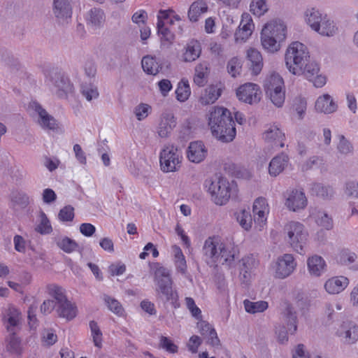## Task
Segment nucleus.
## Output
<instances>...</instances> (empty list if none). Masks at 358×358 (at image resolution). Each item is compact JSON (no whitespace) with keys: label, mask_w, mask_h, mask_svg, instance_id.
Here are the masks:
<instances>
[{"label":"nucleus","mask_w":358,"mask_h":358,"mask_svg":"<svg viewBox=\"0 0 358 358\" xmlns=\"http://www.w3.org/2000/svg\"><path fill=\"white\" fill-rule=\"evenodd\" d=\"M154 268L160 292L166 296L167 301L171 302L175 308H178L180 306L178 295L177 292L173 289V280L169 271L159 263L154 264Z\"/></svg>","instance_id":"423d86ee"},{"label":"nucleus","mask_w":358,"mask_h":358,"mask_svg":"<svg viewBox=\"0 0 358 358\" xmlns=\"http://www.w3.org/2000/svg\"><path fill=\"white\" fill-rule=\"evenodd\" d=\"M151 107L145 103H141L136 108L135 114L138 120L145 119L149 114Z\"/></svg>","instance_id":"0e129e2a"},{"label":"nucleus","mask_w":358,"mask_h":358,"mask_svg":"<svg viewBox=\"0 0 358 358\" xmlns=\"http://www.w3.org/2000/svg\"><path fill=\"white\" fill-rule=\"evenodd\" d=\"M182 157L173 145L163 148L159 155L160 167L163 172H175L179 169Z\"/></svg>","instance_id":"9d476101"},{"label":"nucleus","mask_w":358,"mask_h":358,"mask_svg":"<svg viewBox=\"0 0 358 358\" xmlns=\"http://www.w3.org/2000/svg\"><path fill=\"white\" fill-rule=\"evenodd\" d=\"M236 94L239 101L248 104L257 103L262 96L259 86L252 83H247L241 85L236 90Z\"/></svg>","instance_id":"9b49d317"},{"label":"nucleus","mask_w":358,"mask_h":358,"mask_svg":"<svg viewBox=\"0 0 358 358\" xmlns=\"http://www.w3.org/2000/svg\"><path fill=\"white\" fill-rule=\"evenodd\" d=\"M208 124L213 135L223 142H230L236 136V128L231 113L223 107H213L209 113Z\"/></svg>","instance_id":"f03ea898"},{"label":"nucleus","mask_w":358,"mask_h":358,"mask_svg":"<svg viewBox=\"0 0 358 358\" xmlns=\"http://www.w3.org/2000/svg\"><path fill=\"white\" fill-rule=\"evenodd\" d=\"M288 156L282 153L273 157L268 166V173L272 176H277L282 173L288 164Z\"/></svg>","instance_id":"cd10ccee"},{"label":"nucleus","mask_w":358,"mask_h":358,"mask_svg":"<svg viewBox=\"0 0 358 358\" xmlns=\"http://www.w3.org/2000/svg\"><path fill=\"white\" fill-rule=\"evenodd\" d=\"M234 216L243 229L249 231L252 228V218L249 210L240 209L235 212Z\"/></svg>","instance_id":"c9c22d12"},{"label":"nucleus","mask_w":358,"mask_h":358,"mask_svg":"<svg viewBox=\"0 0 358 358\" xmlns=\"http://www.w3.org/2000/svg\"><path fill=\"white\" fill-rule=\"evenodd\" d=\"M20 341L14 332L12 331L8 340L7 349L12 352H17L20 349Z\"/></svg>","instance_id":"680f3d73"},{"label":"nucleus","mask_w":358,"mask_h":358,"mask_svg":"<svg viewBox=\"0 0 358 358\" xmlns=\"http://www.w3.org/2000/svg\"><path fill=\"white\" fill-rule=\"evenodd\" d=\"M247 59L250 62V69L252 73L259 74L264 66L261 52L255 48H250L247 51Z\"/></svg>","instance_id":"a878e982"},{"label":"nucleus","mask_w":358,"mask_h":358,"mask_svg":"<svg viewBox=\"0 0 358 358\" xmlns=\"http://www.w3.org/2000/svg\"><path fill=\"white\" fill-rule=\"evenodd\" d=\"M47 291L48 294L55 298L59 304L67 301L64 289L58 285H49L47 287Z\"/></svg>","instance_id":"49530a36"},{"label":"nucleus","mask_w":358,"mask_h":358,"mask_svg":"<svg viewBox=\"0 0 358 358\" xmlns=\"http://www.w3.org/2000/svg\"><path fill=\"white\" fill-rule=\"evenodd\" d=\"M337 105L329 94L320 96L315 102V109L326 114L336 111Z\"/></svg>","instance_id":"c756f323"},{"label":"nucleus","mask_w":358,"mask_h":358,"mask_svg":"<svg viewBox=\"0 0 358 358\" xmlns=\"http://www.w3.org/2000/svg\"><path fill=\"white\" fill-rule=\"evenodd\" d=\"M201 344L202 339L199 336L193 335L189 338L187 347L191 353L196 354Z\"/></svg>","instance_id":"bf43d9fd"},{"label":"nucleus","mask_w":358,"mask_h":358,"mask_svg":"<svg viewBox=\"0 0 358 358\" xmlns=\"http://www.w3.org/2000/svg\"><path fill=\"white\" fill-rule=\"evenodd\" d=\"M221 95V90L216 85H210L205 89L199 99L202 105L212 104L217 100Z\"/></svg>","instance_id":"473e14b6"},{"label":"nucleus","mask_w":358,"mask_h":358,"mask_svg":"<svg viewBox=\"0 0 358 358\" xmlns=\"http://www.w3.org/2000/svg\"><path fill=\"white\" fill-rule=\"evenodd\" d=\"M57 341V336L51 330L47 331L41 338V341L44 345L50 346L54 345Z\"/></svg>","instance_id":"774afa93"},{"label":"nucleus","mask_w":358,"mask_h":358,"mask_svg":"<svg viewBox=\"0 0 358 358\" xmlns=\"http://www.w3.org/2000/svg\"><path fill=\"white\" fill-rule=\"evenodd\" d=\"M285 315L286 320L287 321V331L285 330V328L284 327L276 330L278 339L280 343H284L288 341V331L292 334H294L297 329L296 316L295 313L292 312L291 307L287 306Z\"/></svg>","instance_id":"a211bd4d"},{"label":"nucleus","mask_w":358,"mask_h":358,"mask_svg":"<svg viewBox=\"0 0 358 358\" xmlns=\"http://www.w3.org/2000/svg\"><path fill=\"white\" fill-rule=\"evenodd\" d=\"M311 216H313L317 224L324 229L329 230L333 227V220L331 217H329L327 213L318 211L312 212Z\"/></svg>","instance_id":"37998d69"},{"label":"nucleus","mask_w":358,"mask_h":358,"mask_svg":"<svg viewBox=\"0 0 358 358\" xmlns=\"http://www.w3.org/2000/svg\"><path fill=\"white\" fill-rule=\"evenodd\" d=\"M58 247L66 253H71L78 248L77 243L68 237H64L57 242Z\"/></svg>","instance_id":"3c124183"},{"label":"nucleus","mask_w":358,"mask_h":358,"mask_svg":"<svg viewBox=\"0 0 358 358\" xmlns=\"http://www.w3.org/2000/svg\"><path fill=\"white\" fill-rule=\"evenodd\" d=\"M210 72L208 65L206 62H201L195 67V72L194 75V83L199 87L204 86L208 80V76Z\"/></svg>","instance_id":"2f4dec72"},{"label":"nucleus","mask_w":358,"mask_h":358,"mask_svg":"<svg viewBox=\"0 0 358 358\" xmlns=\"http://www.w3.org/2000/svg\"><path fill=\"white\" fill-rule=\"evenodd\" d=\"M206 155L207 150L201 141L190 143L187 152V157L189 161L199 163L206 158Z\"/></svg>","instance_id":"412c9836"},{"label":"nucleus","mask_w":358,"mask_h":358,"mask_svg":"<svg viewBox=\"0 0 358 358\" xmlns=\"http://www.w3.org/2000/svg\"><path fill=\"white\" fill-rule=\"evenodd\" d=\"M310 57L307 47L299 41L292 42L287 48L285 59V64L294 75H301L302 67Z\"/></svg>","instance_id":"20e7f679"},{"label":"nucleus","mask_w":358,"mask_h":358,"mask_svg":"<svg viewBox=\"0 0 358 358\" xmlns=\"http://www.w3.org/2000/svg\"><path fill=\"white\" fill-rule=\"evenodd\" d=\"M205 185L212 201L218 206L227 204L232 193L237 190L236 185L223 177L218 178L216 181L206 180Z\"/></svg>","instance_id":"39448f33"},{"label":"nucleus","mask_w":358,"mask_h":358,"mask_svg":"<svg viewBox=\"0 0 358 358\" xmlns=\"http://www.w3.org/2000/svg\"><path fill=\"white\" fill-rule=\"evenodd\" d=\"M285 230L291 247L298 253L303 255L305 253L304 247L306 245L308 236L303 224L299 222L292 221L285 225Z\"/></svg>","instance_id":"6e6552de"},{"label":"nucleus","mask_w":358,"mask_h":358,"mask_svg":"<svg viewBox=\"0 0 358 358\" xmlns=\"http://www.w3.org/2000/svg\"><path fill=\"white\" fill-rule=\"evenodd\" d=\"M319 71L320 68L316 62L308 61L302 67L301 74L312 82L315 87H322L326 84L327 79L325 76L319 74Z\"/></svg>","instance_id":"ddd939ff"},{"label":"nucleus","mask_w":358,"mask_h":358,"mask_svg":"<svg viewBox=\"0 0 358 358\" xmlns=\"http://www.w3.org/2000/svg\"><path fill=\"white\" fill-rule=\"evenodd\" d=\"M332 192V189L330 187H324L319 183L313 184L311 187L312 194L324 199L329 197V196H331Z\"/></svg>","instance_id":"864d4df0"},{"label":"nucleus","mask_w":358,"mask_h":358,"mask_svg":"<svg viewBox=\"0 0 358 358\" xmlns=\"http://www.w3.org/2000/svg\"><path fill=\"white\" fill-rule=\"evenodd\" d=\"M312 21L310 18L309 22L311 23V29L322 36H332L338 30L334 22L327 19L326 16L324 17L323 21L320 24Z\"/></svg>","instance_id":"393cba45"},{"label":"nucleus","mask_w":358,"mask_h":358,"mask_svg":"<svg viewBox=\"0 0 358 358\" xmlns=\"http://www.w3.org/2000/svg\"><path fill=\"white\" fill-rule=\"evenodd\" d=\"M57 311L60 317L71 320L77 315V307L67 300L59 304Z\"/></svg>","instance_id":"e433bc0d"},{"label":"nucleus","mask_w":358,"mask_h":358,"mask_svg":"<svg viewBox=\"0 0 358 358\" xmlns=\"http://www.w3.org/2000/svg\"><path fill=\"white\" fill-rule=\"evenodd\" d=\"M296 266L294 257L290 254H285L278 259L275 275L279 278H285L294 271Z\"/></svg>","instance_id":"dca6fc26"},{"label":"nucleus","mask_w":358,"mask_h":358,"mask_svg":"<svg viewBox=\"0 0 358 358\" xmlns=\"http://www.w3.org/2000/svg\"><path fill=\"white\" fill-rule=\"evenodd\" d=\"M264 88L273 103L277 107H281L285 99L282 78L276 73H271L265 80Z\"/></svg>","instance_id":"1a4fd4ad"},{"label":"nucleus","mask_w":358,"mask_h":358,"mask_svg":"<svg viewBox=\"0 0 358 358\" xmlns=\"http://www.w3.org/2000/svg\"><path fill=\"white\" fill-rule=\"evenodd\" d=\"M201 52V42L196 39H191L185 45L180 58L184 62H193L200 57Z\"/></svg>","instance_id":"f3484780"},{"label":"nucleus","mask_w":358,"mask_h":358,"mask_svg":"<svg viewBox=\"0 0 358 358\" xmlns=\"http://www.w3.org/2000/svg\"><path fill=\"white\" fill-rule=\"evenodd\" d=\"M180 17L174 14L172 10H161L157 15V32L163 45H170L175 40V35L170 30L169 26L175 21L179 22Z\"/></svg>","instance_id":"0eeeda50"},{"label":"nucleus","mask_w":358,"mask_h":358,"mask_svg":"<svg viewBox=\"0 0 358 358\" xmlns=\"http://www.w3.org/2000/svg\"><path fill=\"white\" fill-rule=\"evenodd\" d=\"M159 345L169 353H177L178 347L169 338L162 336L159 339Z\"/></svg>","instance_id":"5fc2aeb1"},{"label":"nucleus","mask_w":358,"mask_h":358,"mask_svg":"<svg viewBox=\"0 0 358 358\" xmlns=\"http://www.w3.org/2000/svg\"><path fill=\"white\" fill-rule=\"evenodd\" d=\"M285 205L292 211H298L304 208L307 205V199L304 192L298 189H292L287 194Z\"/></svg>","instance_id":"6ab92c4d"},{"label":"nucleus","mask_w":358,"mask_h":358,"mask_svg":"<svg viewBox=\"0 0 358 358\" xmlns=\"http://www.w3.org/2000/svg\"><path fill=\"white\" fill-rule=\"evenodd\" d=\"M335 334L346 343H355L358 341V326L351 321L343 322Z\"/></svg>","instance_id":"4468645a"},{"label":"nucleus","mask_w":358,"mask_h":358,"mask_svg":"<svg viewBox=\"0 0 358 358\" xmlns=\"http://www.w3.org/2000/svg\"><path fill=\"white\" fill-rule=\"evenodd\" d=\"M243 304L245 311L252 314L262 313L268 307V303L264 301L252 302L245 299L243 301Z\"/></svg>","instance_id":"ea45409f"},{"label":"nucleus","mask_w":358,"mask_h":358,"mask_svg":"<svg viewBox=\"0 0 358 358\" xmlns=\"http://www.w3.org/2000/svg\"><path fill=\"white\" fill-rule=\"evenodd\" d=\"M171 250L177 271L182 274H185L187 271V266L185 257L181 248L177 245H173L171 246Z\"/></svg>","instance_id":"f704fd0d"},{"label":"nucleus","mask_w":358,"mask_h":358,"mask_svg":"<svg viewBox=\"0 0 358 358\" xmlns=\"http://www.w3.org/2000/svg\"><path fill=\"white\" fill-rule=\"evenodd\" d=\"M224 169L231 176L238 178L248 179L251 177V173L247 169L235 164H227Z\"/></svg>","instance_id":"a19ab883"},{"label":"nucleus","mask_w":358,"mask_h":358,"mask_svg":"<svg viewBox=\"0 0 358 358\" xmlns=\"http://www.w3.org/2000/svg\"><path fill=\"white\" fill-rule=\"evenodd\" d=\"M266 142L270 143L273 148H283L285 134L275 125L271 126L263 134Z\"/></svg>","instance_id":"aec40b11"},{"label":"nucleus","mask_w":358,"mask_h":358,"mask_svg":"<svg viewBox=\"0 0 358 358\" xmlns=\"http://www.w3.org/2000/svg\"><path fill=\"white\" fill-rule=\"evenodd\" d=\"M55 84L59 89V91H62L65 94L73 92V85L71 84L69 78L64 76H61L60 80H56Z\"/></svg>","instance_id":"4d7b16f0"},{"label":"nucleus","mask_w":358,"mask_h":358,"mask_svg":"<svg viewBox=\"0 0 358 358\" xmlns=\"http://www.w3.org/2000/svg\"><path fill=\"white\" fill-rule=\"evenodd\" d=\"M12 201L14 205H18L24 208L29 203V197L24 193L14 192L12 193Z\"/></svg>","instance_id":"13d9d810"},{"label":"nucleus","mask_w":358,"mask_h":358,"mask_svg":"<svg viewBox=\"0 0 358 358\" xmlns=\"http://www.w3.org/2000/svg\"><path fill=\"white\" fill-rule=\"evenodd\" d=\"M307 264L310 273L315 276H320L325 270V262L320 256H312L308 258Z\"/></svg>","instance_id":"72a5a7b5"},{"label":"nucleus","mask_w":358,"mask_h":358,"mask_svg":"<svg viewBox=\"0 0 358 358\" xmlns=\"http://www.w3.org/2000/svg\"><path fill=\"white\" fill-rule=\"evenodd\" d=\"M208 7L203 0H198L193 2L188 10V17L192 22H197L201 15L208 11Z\"/></svg>","instance_id":"7c9ffc66"},{"label":"nucleus","mask_w":358,"mask_h":358,"mask_svg":"<svg viewBox=\"0 0 358 358\" xmlns=\"http://www.w3.org/2000/svg\"><path fill=\"white\" fill-rule=\"evenodd\" d=\"M287 36V27L280 20H272L266 23L261 31V43L264 50L275 52L280 49V43Z\"/></svg>","instance_id":"7ed1b4c3"},{"label":"nucleus","mask_w":358,"mask_h":358,"mask_svg":"<svg viewBox=\"0 0 358 358\" xmlns=\"http://www.w3.org/2000/svg\"><path fill=\"white\" fill-rule=\"evenodd\" d=\"M141 64L143 71L150 75H156L161 68L156 58L149 55L143 57Z\"/></svg>","instance_id":"4c0bfd02"},{"label":"nucleus","mask_w":358,"mask_h":358,"mask_svg":"<svg viewBox=\"0 0 358 358\" xmlns=\"http://www.w3.org/2000/svg\"><path fill=\"white\" fill-rule=\"evenodd\" d=\"M90 329L91 336L92 337L94 345L98 348H102L103 334L96 322L92 320L90 322Z\"/></svg>","instance_id":"a18cd8bd"},{"label":"nucleus","mask_w":358,"mask_h":358,"mask_svg":"<svg viewBox=\"0 0 358 358\" xmlns=\"http://www.w3.org/2000/svg\"><path fill=\"white\" fill-rule=\"evenodd\" d=\"M227 68L228 73L231 76L236 77L237 75L240 74V72L242 69V62L237 57H232L228 62Z\"/></svg>","instance_id":"603ef678"},{"label":"nucleus","mask_w":358,"mask_h":358,"mask_svg":"<svg viewBox=\"0 0 358 358\" xmlns=\"http://www.w3.org/2000/svg\"><path fill=\"white\" fill-rule=\"evenodd\" d=\"M349 285V280L344 276H336L327 280L324 284L325 290L331 294L343 291Z\"/></svg>","instance_id":"4be33fe9"},{"label":"nucleus","mask_w":358,"mask_h":358,"mask_svg":"<svg viewBox=\"0 0 358 358\" xmlns=\"http://www.w3.org/2000/svg\"><path fill=\"white\" fill-rule=\"evenodd\" d=\"M191 94V89L187 79H182L178 84L176 95L178 101L184 102L188 99Z\"/></svg>","instance_id":"58836bf2"},{"label":"nucleus","mask_w":358,"mask_h":358,"mask_svg":"<svg viewBox=\"0 0 358 358\" xmlns=\"http://www.w3.org/2000/svg\"><path fill=\"white\" fill-rule=\"evenodd\" d=\"M269 211V205L264 197L260 196L255 200L252 206V213L255 228L258 230H262L266 224L267 216Z\"/></svg>","instance_id":"f8f14e48"},{"label":"nucleus","mask_w":358,"mask_h":358,"mask_svg":"<svg viewBox=\"0 0 358 358\" xmlns=\"http://www.w3.org/2000/svg\"><path fill=\"white\" fill-rule=\"evenodd\" d=\"M187 308L190 311L192 315L197 319L201 317V310L196 305L194 300L192 297L185 298Z\"/></svg>","instance_id":"052dcab7"},{"label":"nucleus","mask_w":358,"mask_h":358,"mask_svg":"<svg viewBox=\"0 0 358 358\" xmlns=\"http://www.w3.org/2000/svg\"><path fill=\"white\" fill-rule=\"evenodd\" d=\"M20 319V311L14 306H10L3 315V321L8 331L12 332Z\"/></svg>","instance_id":"c85d7f7f"},{"label":"nucleus","mask_w":358,"mask_h":358,"mask_svg":"<svg viewBox=\"0 0 358 358\" xmlns=\"http://www.w3.org/2000/svg\"><path fill=\"white\" fill-rule=\"evenodd\" d=\"M306 22L311 27V23L309 22V20L311 18L312 22H315L316 23L320 24L324 17H322V15L319 13L318 10H315V8H312L311 10H308L306 13Z\"/></svg>","instance_id":"338daca9"},{"label":"nucleus","mask_w":358,"mask_h":358,"mask_svg":"<svg viewBox=\"0 0 358 358\" xmlns=\"http://www.w3.org/2000/svg\"><path fill=\"white\" fill-rule=\"evenodd\" d=\"M255 29L251 15L248 13H243L238 29L235 33V41L236 42H245L252 35Z\"/></svg>","instance_id":"2eb2a0df"},{"label":"nucleus","mask_w":358,"mask_h":358,"mask_svg":"<svg viewBox=\"0 0 358 358\" xmlns=\"http://www.w3.org/2000/svg\"><path fill=\"white\" fill-rule=\"evenodd\" d=\"M339 143L338 144V150L341 153L348 154L352 150V146L351 143L345 139V136L341 135L338 136Z\"/></svg>","instance_id":"e2e57ef3"},{"label":"nucleus","mask_w":358,"mask_h":358,"mask_svg":"<svg viewBox=\"0 0 358 358\" xmlns=\"http://www.w3.org/2000/svg\"><path fill=\"white\" fill-rule=\"evenodd\" d=\"M29 106L36 111L40 117L38 120L41 126L44 129H55L57 127L56 120L46 110L36 101L30 103Z\"/></svg>","instance_id":"5701e85b"},{"label":"nucleus","mask_w":358,"mask_h":358,"mask_svg":"<svg viewBox=\"0 0 358 358\" xmlns=\"http://www.w3.org/2000/svg\"><path fill=\"white\" fill-rule=\"evenodd\" d=\"M267 0H252L250 5V11L257 16L263 15L267 10Z\"/></svg>","instance_id":"8fccbe9b"},{"label":"nucleus","mask_w":358,"mask_h":358,"mask_svg":"<svg viewBox=\"0 0 358 358\" xmlns=\"http://www.w3.org/2000/svg\"><path fill=\"white\" fill-rule=\"evenodd\" d=\"M203 253L212 263L230 266L238 257L239 248L234 242H224L220 236H212L205 241Z\"/></svg>","instance_id":"f257e3e1"},{"label":"nucleus","mask_w":358,"mask_h":358,"mask_svg":"<svg viewBox=\"0 0 358 358\" xmlns=\"http://www.w3.org/2000/svg\"><path fill=\"white\" fill-rule=\"evenodd\" d=\"M176 125L174 116L171 113L163 114L159 124L157 133L164 138L168 136Z\"/></svg>","instance_id":"bb28decb"},{"label":"nucleus","mask_w":358,"mask_h":358,"mask_svg":"<svg viewBox=\"0 0 358 358\" xmlns=\"http://www.w3.org/2000/svg\"><path fill=\"white\" fill-rule=\"evenodd\" d=\"M357 255L347 249H343L336 255V261L342 265H350L355 262Z\"/></svg>","instance_id":"de8ad7c7"},{"label":"nucleus","mask_w":358,"mask_h":358,"mask_svg":"<svg viewBox=\"0 0 358 358\" xmlns=\"http://www.w3.org/2000/svg\"><path fill=\"white\" fill-rule=\"evenodd\" d=\"M307 103L305 99L303 98H298L296 99L294 107L297 114L299 115V117L300 119L303 118V115L305 114L306 110Z\"/></svg>","instance_id":"69168bd1"},{"label":"nucleus","mask_w":358,"mask_h":358,"mask_svg":"<svg viewBox=\"0 0 358 358\" xmlns=\"http://www.w3.org/2000/svg\"><path fill=\"white\" fill-rule=\"evenodd\" d=\"M59 220L62 222H70L74 218V208L71 206H66L59 210Z\"/></svg>","instance_id":"6e6d98bb"},{"label":"nucleus","mask_w":358,"mask_h":358,"mask_svg":"<svg viewBox=\"0 0 358 358\" xmlns=\"http://www.w3.org/2000/svg\"><path fill=\"white\" fill-rule=\"evenodd\" d=\"M103 299L110 310L118 316H122L124 315V310L117 300L107 295L104 296Z\"/></svg>","instance_id":"09e8293b"},{"label":"nucleus","mask_w":358,"mask_h":358,"mask_svg":"<svg viewBox=\"0 0 358 358\" xmlns=\"http://www.w3.org/2000/svg\"><path fill=\"white\" fill-rule=\"evenodd\" d=\"M53 11L59 20L66 21L71 18L72 9L68 0H54Z\"/></svg>","instance_id":"b1692460"},{"label":"nucleus","mask_w":358,"mask_h":358,"mask_svg":"<svg viewBox=\"0 0 358 358\" xmlns=\"http://www.w3.org/2000/svg\"><path fill=\"white\" fill-rule=\"evenodd\" d=\"M104 21V13L99 8H92L90 10L87 22L88 25L99 26Z\"/></svg>","instance_id":"c03bdc74"},{"label":"nucleus","mask_w":358,"mask_h":358,"mask_svg":"<svg viewBox=\"0 0 358 358\" xmlns=\"http://www.w3.org/2000/svg\"><path fill=\"white\" fill-rule=\"evenodd\" d=\"M39 222L36 227V231L41 234H50L52 231L51 223L45 213L41 210L39 213Z\"/></svg>","instance_id":"79ce46f5"}]
</instances>
